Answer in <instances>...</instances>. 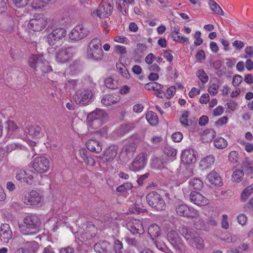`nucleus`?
<instances>
[{
	"mask_svg": "<svg viewBox=\"0 0 253 253\" xmlns=\"http://www.w3.org/2000/svg\"><path fill=\"white\" fill-rule=\"evenodd\" d=\"M179 232L183 236L190 246L199 250L204 248L203 240L193 229L186 226L182 225L179 228Z\"/></svg>",
	"mask_w": 253,
	"mask_h": 253,
	"instance_id": "1",
	"label": "nucleus"
},
{
	"mask_svg": "<svg viewBox=\"0 0 253 253\" xmlns=\"http://www.w3.org/2000/svg\"><path fill=\"white\" fill-rule=\"evenodd\" d=\"M41 224V220L38 216L28 215L25 217L23 223L19 225L20 231L25 235L36 234L39 232Z\"/></svg>",
	"mask_w": 253,
	"mask_h": 253,
	"instance_id": "2",
	"label": "nucleus"
},
{
	"mask_svg": "<svg viewBox=\"0 0 253 253\" xmlns=\"http://www.w3.org/2000/svg\"><path fill=\"white\" fill-rule=\"evenodd\" d=\"M29 63L31 67L34 68L38 75H43L52 71L49 63L42 55H32L29 59Z\"/></svg>",
	"mask_w": 253,
	"mask_h": 253,
	"instance_id": "3",
	"label": "nucleus"
},
{
	"mask_svg": "<svg viewBox=\"0 0 253 253\" xmlns=\"http://www.w3.org/2000/svg\"><path fill=\"white\" fill-rule=\"evenodd\" d=\"M103 53L100 40L97 38L92 39L87 45V58L94 60H100L103 57Z\"/></svg>",
	"mask_w": 253,
	"mask_h": 253,
	"instance_id": "4",
	"label": "nucleus"
},
{
	"mask_svg": "<svg viewBox=\"0 0 253 253\" xmlns=\"http://www.w3.org/2000/svg\"><path fill=\"white\" fill-rule=\"evenodd\" d=\"M66 35V31L64 28H58L52 30L47 37V42L51 46V49H56L62 45V39Z\"/></svg>",
	"mask_w": 253,
	"mask_h": 253,
	"instance_id": "5",
	"label": "nucleus"
},
{
	"mask_svg": "<svg viewBox=\"0 0 253 253\" xmlns=\"http://www.w3.org/2000/svg\"><path fill=\"white\" fill-rule=\"evenodd\" d=\"M148 204L158 211L164 210L166 207L165 200L162 196L156 191L149 192L146 196Z\"/></svg>",
	"mask_w": 253,
	"mask_h": 253,
	"instance_id": "6",
	"label": "nucleus"
},
{
	"mask_svg": "<svg viewBox=\"0 0 253 253\" xmlns=\"http://www.w3.org/2000/svg\"><path fill=\"white\" fill-rule=\"evenodd\" d=\"M167 239L173 248L179 253H185L186 246L176 231L170 230L167 234Z\"/></svg>",
	"mask_w": 253,
	"mask_h": 253,
	"instance_id": "7",
	"label": "nucleus"
},
{
	"mask_svg": "<svg viewBox=\"0 0 253 253\" xmlns=\"http://www.w3.org/2000/svg\"><path fill=\"white\" fill-rule=\"evenodd\" d=\"M92 95L93 93L91 89L79 90L77 91L74 95L73 99L77 104L84 106L88 104Z\"/></svg>",
	"mask_w": 253,
	"mask_h": 253,
	"instance_id": "8",
	"label": "nucleus"
},
{
	"mask_svg": "<svg viewBox=\"0 0 253 253\" xmlns=\"http://www.w3.org/2000/svg\"><path fill=\"white\" fill-rule=\"evenodd\" d=\"M175 211L178 215L185 217L194 218L199 216L198 211L186 204L177 205Z\"/></svg>",
	"mask_w": 253,
	"mask_h": 253,
	"instance_id": "9",
	"label": "nucleus"
},
{
	"mask_svg": "<svg viewBox=\"0 0 253 253\" xmlns=\"http://www.w3.org/2000/svg\"><path fill=\"white\" fill-rule=\"evenodd\" d=\"M89 33L87 28L84 27L83 25H78L72 29L69 37L70 40L75 41H78L85 38Z\"/></svg>",
	"mask_w": 253,
	"mask_h": 253,
	"instance_id": "10",
	"label": "nucleus"
},
{
	"mask_svg": "<svg viewBox=\"0 0 253 253\" xmlns=\"http://www.w3.org/2000/svg\"><path fill=\"white\" fill-rule=\"evenodd\" d=\"M32 167L38 173H44L49 168V162L44 157H38L34 159Z\"/></svg>",
	"mask_w": 253,
	"mask_h": 253,
	"instance_id": "11",
	"label": "nucleus"
},
{
	"mask_svg": "<svg viewBox=\"0 0 253 253\" xmlns=\"http://www.w3.org/2000/svg\"><path fill=\"white\" fill-rule=\"evenodd\" d=\"M46 25V21L42 14H38L34 18L31 19L28 27L34 31L39 32L42 31Z\"/></svg>",
	"mask_w": 253,
	"mask_h": 253,
	"instance_id": "12",
	"label": "nucleus"
},
{
	"mask_svg": "<svg viewBox=\"0 0 253 253\" xmlns=\"http://www.w3.org/2000/svg\"><path fill=\"white\" fill-rule=\"evenodd\" d=\"M113 9V2L112 0H111V2H108L106 6L101 3L97 10L94 11L93 13L96 14L100 18L104 19L112 14Z\"/></svg>",
	"mask_w": 253,
	"mask_h": 253,
	"instance_id": "13",
	"label": "nucleus"
},
{
	"mask_svg": "<svg viewBox=\"0 0 253 253\" xmlns=\"http://www.w3.org/2000/svg\"><path fill=\"white\" fill-rule=\"evenodd\" d=\"M146 162L145 154L140 153L129 165V169L133 171H139L145 167Z\"/></svg>",
	"mask_w": 253,
	"mask_h": 253,
	"instance_id": "14",
	"label": "nucleus"
},
{
	"mask_svg": "<svg viewBox=\"0 0 253 253\" xmlns=\"http://www.w3.org/2000/svg\"><path fill=\"white\" fill-rule=\"evenodd\" d=\"M54 55L57 62L65 63L70 60L71 54L68 50L64 47L59 46L56 49H54Z\"/></svg>",
	"mask_w": 253,
	"mask_h": 253,
	"instance_id": "15",
	"label": "nucleus"
},
{
	"mask_svg": "<svg viewBox=\"0 0 253 253\" xmlns=\"http://www.w3.org/2000/svg\"><path fill=\"white\" fill-rule=\"evenodd\" d=\"M127 229L133 234L142 235L144 233L142 222L140 220L135 219L126 224Z\"/></svg>",
	"mask_w": 253,
	"mask_h": 253,
	"instance_id": "16",
	"label": "nucleus"
},
{
	"mask_svg": "<svg viewBox=\"0 0 253 253\" xmlns=\"http://www.w3.org/2000/svg\"><path fill=\"white\" fill-rule=\"evenodd\" d=\"M132 142L126 143L123 147V151L126 153L128 158L132 157L137 147V143L141 140V138L137 135L131 137Z\"/></svg>",
	"mask_w": 253,
	"mask_h": 253,
	"instance_id": "17",
	"label": "nucleus"
},
{
	"mask_svg": "<svg viewBox=\"0 0 253 253\" xmlns=\"http://www.w3.org/2000/svg\"><path fill=\"white\" fill-rule=\"evenodd\" d=\"M189 199L191 202L199 206H205L209 203V201L206 198L200 193L196 191H193L191 192Z\"/></svg>",
	"mask_w": 253,
	"mask_h": 253,
	"instance_id": "18",
	"label": "nucleus"
},
{
	"mask_svg": "<svg viewBox=\"0 0 253 253\" xmlns=\"http://www.w3.org/2000/svg\"><path fill=\"white\" fill-rule=\"evenodd\" d=\"M1 241L8 243L12 238V232L9 224H1L0 226Z\"/></svg>",
	"mask_w": 253,
	"mask_h": 253,
	"instance_id": "19",
	"label": "nucleus"
},
{
	"mask_svg": "<svg viewBox=\"0 0 253 253\" xmlns=\"http://www.w3.org/2000/svg\"><path fill=\"white\" fill-rule=\"evenodd\" d=\"M24 200L27 204L36 205L41 202V197L38 192L32 190L25 196Z\"/></svg>",
	"mask_w": 253,
	"mask_h": 253,
	"instance_id": "20",
	"label": "nucleus"
},
{
	"mask_svg": "<svg viewBox=\"0 0 253 253\" xmlns=\"http://www.w3.org/2000/svg\"><path fill=\"white\" fill-rule=\"evenodd\" d=\"M94 250L99 253H111L110 244L109 242L100 241L94 245Z\"/></svg>",
	"mask_w": 253,
	"mask_h": 253,
	"instance_id": "21",
	"label": "nucleus"
},
{
	"mask_svg": "<svg viewBox=\"0 0 253 253\" xmlns=\"http://www.w3.org/2000/svg\"><path fill=\"white\" fill-rule=\"evenodd\" d=\"M107 114L105 111L100 109H96L93 112L89 113L87 119H95L105 121L107 119Z\"/></svg>",
	"mask_w": 253,
	"mask_h": 253,
	"instance_id": "22",
	"label": "nucleus"
},
{
	"mask_svg": "<svg viewBox=\"0 0 253 253\" xmlns=\"http://www.w3.org/2000/svg\"><path fill=\"white\" fill-rule=\"evenodd\" d=\"M86 148L91 152L99 154L102 151V146L100 143L93 139H89L85 143Z\"/></svg>",
	"mask_w": 253,
	"mask_h": 253,
	"instance_id": "23",
	"label": "nucleus"
},
{
	"mask_svg": "<svg viewBox=\"0 0 253 253\" xmlns=\"http://www.w3.org/2000/svg\"><path fill=\"white\" fill-rule=\"evenodd\" d=\"M120 100V96L116 94H106L102 97L101 103L105 106H110L117 103Z\"/></svg>",
	"mask_w": 253,
	"mask_h": 253,
	"instance_id": "24",
	"label": "nucleus"
},
{
	"mask_svg": "<svg viewBox=\"0 0 253 253\" xmlns=\"http://www.w3.org/2000/svg\"><path fill=\"white\" fill-rule=\"evenodd\" d=\"M207 179L209 183L215 186H221L222 185V179L219 174L215 171L212 170L207 176Z\"/></svg>",
	"mask_w": 253,
	"mask_h": 253,
	"instance_id": "25",
	"label": "nucleus"
},
{
	"mask_svg": "<svg viewBox=\"0 0 253 253\" xmlns=\"http://www.w3.org/2000/svg\"><path fill=\"white\" fill-rule=\"evenodd\" d=\"M22 244L23 247L21 249L26 250L30 253H36L39 248V244L35 241H25L24 240Z\"/></svg>",
	"mask_w": 253,
	"mask_h": 253,
	"instance_id": "26",
	"label": "nucleus"
},
{
	"mask_svg": "<svg viewBox=\"0 0 253 253\" xmlns=\"http://www.w3.org/2000/svg\"><path fill=\"white\" fill-rule=\"evenodd\" d=\"M42 128L38 126H29L26 127L25 132L32 138H40Z\"/></svg>",
	"mask_w": 253,
	"mask_h": 253,
	"instance_id": "27",
	"label": "nucleus"
},
{
	"mask_svg": "<svg viewBox=\"0 0 253 253\" xmlns=\"http://www.w3.org/2000/svg\"><path fill=\"white\" fill-rule=\"evenodd\" d=\"M148 233L152 241H154V239L161 235V228L157 224H152L148 228Z\"/></svg>",
	"mask_w": 253,
	"mask_h": 253,
	"instance_id": "28",
	"label": "nucleus"
},
{
	"mask_svg": "<svg viewBox=\"0 0 253 253\" xmlns=\"http://www.w3.org/2000/svg\"><path fill=\"white\" fill-rule=\"evenodd\" d=\"M215 157L212 155H209L201 160L200 167L203 169H206L211 168L214 163Z\"/></svg>",
	"mask_w": 253,
	"mask_h": 253,
	"instance_id": "29",
	"label": "nucleus"
},
{
	"mask_svg": "<svg viewBox=\"0 0 253 253\" xmlns=\"http://www.w3.org/2000/svg\"><path fill=\"white\" fill-rule=\"evenodd\" d=\"M117 150L115 146L110 147L104 153L103 159L106 161H112L117 156Z\"/></svg>",
	"mask_w": 253,
	"mask_h": 253,
	"instance_id": "30",
	"label": "nucleus"
},
{
	"mask_svg": "<svg viewBox=\"0 0 253 253\" xmlns=\"http://www.w3.org/2000/svg\"><path fill=\"white\" fill-rule=\"evenodd\" d=\"M181 158L183 162L187 164H190L196 162V159L194 154L191 153L188 150H184L182 155Z\"/></svg>",
	"mask_w": 253,
	"mask_h": 253,
	"instance_id": "31",
	"label": "nucleus"
},
{
	"mask_svg": "<svg viewBox=\"0 0 253 253\" xmlns=\"http://www.w3.org/2000/svg\"><path fill=\"white\" fill-rule=\"evenodd\" d=\"M211 10L217 15H223L224 12L221 7L213 0H210L208 2Z\"/></svg>",
	"mask_w": 253,
	"mask_h": 253,
	"instance_id": "32",
	"label": "nucleus"
},
{
	"mask_svg": "<svg viewBox=\"0 0 253 253\" xmlns=\"http://www.w3.org/2000/svg\"><path fill=\"white\" fill-rule=\"evenodd\" d=\"M146 119L149 123L153 126H156L158 123V118L156 114L152 111H150L147 113Z\"/></svg>",
	"mask_w": 253,
	"mask_h": 253,
	"instance_id": "33",
	"label": "nucleus"
},
{
	"mask_svg": "<svg viewBox=\"0 0 253 253\" xmlns=\"http://www.w3.org/2000/svg\"><path fill=\"white\" fill-rule=\"evenodd\" d=\"M134 127L135 124L133 123H129L122 125L119 127L118 129V133L120 135H124L133 129Z\"/></svg>",
	"mask_w": 253,
	"mask_h": 253,
	"instance_id": "34",
	"label": "nucleus"
},
{
	"mask_svg": "<svg viewBox=\"0 0 253 253\" xmlns=\"http://www.w3.org/2000/svg\"><path fill=\"white\" fill-rule=\"evenodd\" d=\"M129 211L133 213L138 214L143 212L145 211V209L143 208V206L141 203H135L132 205L129 208Z\"/></svg>",
	"mask_w": 253,
	"mask_h": 253,
	"instance_id": "35",
	"label": "nucleus"
},
{
	"mask_svg": "<svg viewBox=\"0 0 253 253\" xmlns=\"http://www.w3.org/2000/svg\"><path fill=\"white\" fill-rule=\"evenodd\" d=\"M87 120L88 127L93 129L99 128L104 122V121L95 119H87Z\"/></svg>",
	"mask_w": 253,
	"mask_h": 253,
	"instance_id": "36",
	"label": "nucleus"
},
{
	"mask_svg": "<svg viewBox=\"0 0 253 253\" xmlns=\"http://www.w3.org/2000/svg\"><path fill=\"white\" fill-rule=\"evenodd\" d=\"M113 50L114 52L116 53L121 54V56L119 58V60L121 63L122 64L124 55L126 53V48L124 46L116 45L114 46Z\"/></svg>",
	"mask_w": 253,
	"mask_h": 253,
	"instance_id": "37",
	"label": "nucleus"
},
{
	"mask_svg": "<svg viewBox=\"0 0 253 253\" xmlns=\"http://www.w3.org/2000/svg\"><path fill=\"white\" fill-rule=\"evenodd\" d=\"M189 114L190 112L188 111H185L180 117V123L185 126H190L192 124V122L188 120Z\"/></svg>",
	"mask_w": 253,
	"mask_h": 253,
	"instance_id": "38",
	"label": "nucleus"
},
{
	"mask_svg": "<svg viewBox=\"0 0 253 253\" xmlns=\"http://www.w3.org/2000/svg\"><path fill=\"white\" fill-rule=\"evenodd\" d=\"M132 187V184L131 183L126 182L118 186L116 188V191L122 194H124L128 191L130 190Z\"/></svg>",
	"mask_w": 253,
	"mask_h": 253,
	"instance_id": "39",
	"label": "nucleus"
},
{
	"mask_svg": "<svg viewBox=\"0 0 253 253\" xmlns=\"http://www.w3.org/2000/svg\"><path fill=\"white\" fill-rule=\"evenodd\" d=\"M190 187L195 190H200L203 186V183L199 178H194L189 181Z\"/></svg>",
	"mask_w": 253,
	"mask_h": 253,
	"instance_id": "40",
	"label": "nucleus"
},
{
	"mask_svg": "<svg viewBox=\"0 0 253 253\" xmlns=\"http://www.w3.org/2000/svg\"><path fill=\"white\" fill-rule=\"evenodd\" d=\"M151 167L155 169H162L164 168L163 161L159 158L155 157L152 159Z\"/></svg>",
	"mask_w": 253,
	"mask_h": 253,
	"instance_id": "41",
	"label": "nucleus"
},
{
	"mask_svg": "<svg viewBox=\"0 0 253 253\" xmlns=\"http://www.w3.org/2000/svg\"><path fill=\"white\" fill-rule=\"evenodd\" d=\"M163 87V85L156 82H150L145 85V88L149 90L158 91Z\"/></svg>",
	"mask_w": 253,
	"mask_h": 253,
	"instance_id": "42",
	"label": "nucleus"
},
{
	"mask_svg": "<svg viewBox=\"0 0 253 253\" xmlns=\"http://www.w3.org/2000/svg\"><path fill=\"white\" fill-rule=\"evenodd\" d=\"M244 174V172L243 169H236L232 174V179L234 182L239 183L242 180Z\"/></svg>",
	"mask_w": 253,
	"mask_h": 253,
	"instance_id": "43",
	"label": "nucleus"
},
{
	"mask_svg": "<svg viewBox=\"0 0 253 253\" xmlns=\"http://www.w3.org/2000/svg\"><path fill=\"white\" fill-rule=\"evenodd\" d=\"M214 146L218 149H223L227 145V141L222 137H218L214 141Z\"/></svg>",
	"mask_w": 253,
	"mask_h": 253,
	"instance_id": "44",
	"label": "nucleus"
},
{
	"mask_svg": "<svg viewBox=\"0 0 253 253\" xmlns=\"http://www.w3.org/2000/svg\"><path fill=\"white\" fill-rule=\"evenodd\" d=\"M48 2L44 0H33L31 6L35 9H39L43 7Z\"/></svg>",
	"mask_w": 253,
	"mask_h": 253,
	"instance_id": "45",
	"label": "nucleus"
},
{
	"mask_svg": "<svg viewBox=\"0 0 253 253\" xmlns=\"http://www.w3.org/2000/svg\"><path fill=\"white\" fill-rule=\"evenodd\" d=\"M253 193V183L246 187L243 191L241 198V199L245 201L249 196Z\"/></svg>",
	"mask_w": 253,
	"mask_h": 253,
	"instance_id": "46",
	"label": "nucleus"
},
{
	"mask_svg": "<svg viewBox=\"0 0 253 253\" xmlns=\"http://www.w3.org/2000/svg\"><path fill=\"white\" fill-rule=\"evenodd\" d=\"M125 241L126 243L130 246L133 247L136 249H138L140 247V242L138 241L137 239L134 238H129V237H125Z\"/></svg>",
	"mask_w": 253,
	"mask_h": 253,
	"instance_id": "47",
	"label": "nucleus"
},
{
	"mask_svg": "<svg viewBox=\"0 0 253 253\" xmlns=\"http://www.w3.org/2000/svg\"><path fill=\"white\" fill-rule=\"evenodd\" d=\"M105 85L110 89H114L117 87V83L111 77L106 78L104 81Z\"/></svg>",
	"mask_w": 253,
	"mask_h": 253,
	"instance_id": "48",
	"label": "nucleus"
},
{
	"mask_svg": "<svg viewBox=\"0 0 253 253\" xmlns=\"http://www.w3.org/2000/svg\"><path fill=\"white\" fill-rule=\"evenodd\" d=\"M164 152L168 156L171 157H175L177 153V150L175 148L168 145L164 147Z\"/></svg>",
	"mask_w": 253,
	"mask_h": 253,
	"instance_id": "49",
	"label": "nucleus"
},
{
	"mask_svg": "<svg viewBox=\"0 0 253 253\" xmlns=\"http://www.w3.org/2000/svg\"><path fill=\"white\" fill-rule=\"evenodd\" d=\"M121 65H123V63H122V64H121L120 63L116 64V67L117 69L119 71L120 73L123 77L126 79H128L130 76L128 71L126 67L123 68L121 67Z\"/></svg>",
	"mask_w": 253,
	"mask_h": 253,
	"instance_id": "50",
	"label": "nucleus"
},
{
	"mask_svg": "<svg viewBox=\"0 0 253 253\" xmlns=\"http://www.w3.org/2000/svg\"><path fill=\"white\" fill-rule=\"evenodd\" d=\"M196 75L203 84H205L208 81L209 77L204 70H199L197 72Z\"/></svg>",
	"mask_w": 253,
	"mask_h": 253,
	"instance_id": "51",
	"label": "nucleus"
},
{
	"mask_svg": "<svg viewBox=\"0 0 253 253\" xmlns=\"http://www.w3.org/2000/svg\"><path fill=\"white\" fill-rule=\"evenodd\" d=\"M114 249L115 253H123V243L118 239L115 240L114 242Z\"/></svg>",
	"mask_w": 253,
	"mask_h": 253,
	"instance_id": "52",
	"label": "nucleus"
},
{
	"mask_svg": "<svg viewBox=\"0 0 253 253\" xmlns=\"http://www.w3.org/2000/svg\"><path fill=\"white\" fill-rule=\"evenodd\" d=\"M7 25H4L3 26V29L5 32L10 33L14 29V22L13 19L10 17L8 19Z\"/></svg>",
	"mask_w": 253,
	"mask_h": 253,
	"instance_id": "53",
	"label": "nucleus"
},
{
	"mask_svg": "<svg viewBox=\"0 0 253 253\" xmlns=\"http://www.w3.org/2000/svg\"><path fill=\"white\" fill-rule=\"evenodd\" d=\"M23 149H24V147L22 145L15 143L9 144L6 146V151L7 152H10L15 149L22 150Z\"/></svg>",
	"mask_w": 253,
	"mask_h": 253,
	"instance_id": "54",
	"label": "nucleus"
},
{
	"mask_svg": "<svg viewBox=\"0 0 253 253\" xmlns=\"http://www.w3.org/2000/svg\"><path fill=\"white\" fill-rule=\"evenodd\" d=\"M171 36L173 40L174 41L181 42L182 43L188 42V39L186 37L181 36L179 34L178 35L171 34Z\"/></svg>",
	"mask_w": 253,
	"mask_h": 253,
	"instance_id": "55",
	"label": "nucleus"
},
{
	"mask_svg": "<svg viewBox=\"0 0 253 253\" xmlns=\"http://www.w3.org/2000/svg\"><path fill=\"white\" fill-rule=\"evenodd\" d=\"M245 54L243 57L246 59H251L253 58V46H248L245 49Z\"/></svg>",
	"mask_w": 253,
	"mask_h": 253,
	"instance_id": "56",
	"label": "nucleus"
},
{
	"mask_svg": "<svg viewBox=\"0 0 253 253\" xmlns=\"http://www.w3.org/2000/svg\"><path fill=\"white\" fill-rule=\"evenodd\" d=\"M242 168L245 171L247 175L253 173V167L251 165L250 163H244L242 166Z\"/></svg>",
	"mask_w": 253,
	"mask_h": 253,
	"instance_id": "57",
	"label": "nucleus"
},
{
	"mask_svg": "<svg viewBox=\"0 0 253 253\" xmlns=\"http://www.w3.org/2000/svg\"><path fill=\"white\" fill-rule=\"evenodd\" d=\"M204 133L205 135L209 138L210 140L211 141L215 136L216 132L212 129H207L204 131Z\"/></svg>",
	"mask_w": 253,
	"mask_h": 253,
	"instance_id": "58",
	"label": "nucleus"
},
{
	"mask_svg": "<svg viewBox=\"0 0 253 253\" xmlns=\"http://www.w3.org/2000/svg\"><path fill=\"white\" fill-rule=\"evenodd\" d=\"M219 86L218 84L212 83L210 86L209 91L211 95H215L217 93Z\"/></svg>",
	"mask_w": 253,
	"mask_h": 253,
	"instance_id": "59",
	"label": "nucleus"
},
{
	"mask_svg": "<svg viewBox=\"0 0 253 253\" xmlns=\"http://www.w3.org/2000/svg\"><path fill=\"white\" fill-rule=\"evenodd\" d=\"M238 153L237 151H231L229 153V157H228L229 161L233 164L236 163L238 161Z\"/></svg>",
	"mask_w": 253,
	"mask_h": 253,
	"instance_id": "60",
	"label": "nucleus"
},
{
	"mask_svg": "<svg viewBox=\"0 0 253 253\" xmlns=\"http://www.w3.org/2000/svg\"><path fill=\"white\" fill-rule=\"evenodd\" d=\"M156 247L159 250L165 252L166 249V244L163 242H159L156 240L154 239V241H152Z\"/></svg>",
	"mask_w": 253,
	"mask_h": 253,
	"instance_id": "61",
	"label": "nucleus"
},
{
	"mask_svg": "<svg viewBox=\"0 0 253 253\" xmlns=\"http://www.w3.org/2000/svg\"><path fill=\"white\" fill-rule=\"evenodd\" d=\"M183 138V134L180 132H176L173 133L171 135V138L174 142H179Z\"/></svg>",
	"mask_w": 253,
	"mask_h": 253,
	"instance_id": "62",
	"label": "nucleus"
},
{
	"mask_svg": "<svg viewBox=\"0 0 253 253\" xmlns=\"http://www.w3.org/2000/svg\"><path fill=\"white\" fill-rule=\"evenodd\" d=\"M243 77L239 75H235L233 78L232 84L234 86H238L242 82Z\"/></svg>",
	"mask_w": 253,
	"mask_h": 253,
	"instance_id": "63",
	"label": "nucleus"
},
{
	"mask_svg": "<svg viewBox=\"0 0 253 253\" xmlns=\"http://www.w3.org/2000/svg\"><path fill=\"white\" fill-rule=\"evenodd\" d=\"M245 211L253 213V197L244 206Z\"/></svg>",
	"mask_w": 253,
	"mask_h": 253,
	"instance_id": "64",
	"label": "nucleus"
}]
</instances>
